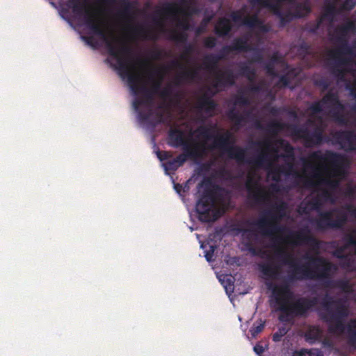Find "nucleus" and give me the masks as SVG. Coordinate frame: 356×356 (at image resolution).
I'll use <instances>...</instances> for the list:
<instances>
[{
	"label": "nucleus",
	"instance_id": "a878e982",
	"mask_svg": "<svg viewBox=\"0 0 356 356\" xmlns=\"http://www.w3.org/2000/svg\"><path fill=\"white\" fill-rule=\"evenodd\" d=\"M258 270L268 280L276 279L280 272V267L272 262L259 264Z\"/></svg>",
	"mask_w": 356,
	"mask_h": 356
},
{
	"label": "nucleus",
	"instance_id": "c9c22d12",
	"mask_svg": "<svg viewBox=\"0 0 356 356\" xmlns=\"http://www.w3.org/2000/svg\"><path fill=\"white\" fill-rule=\"evenodd\" d=\"M193 82L188 69H186L177 74L174 80L173 84L175 86H180L184 83Z\"/></svg>",
	"mask_w": 356,
	"mask_h": 356
},
{
	"label": "nucleus",
	"instance_id": "79ce46f5",
	"mask_svg": "<svg viewBox=\"0 0 356 356\" xmlns=\"http://www.w3.org/2000/svg\"><path fill=\"white\" fill-rule=\"evenodd\" d=\"M246 250L253 256H263L265 253L261 248H256L252 241H244L243 243Z\"/></svg>",
	"mask_w": 356,
	"mask_h": 356
},
{
	"label": "nucleus",
	"instance_id": "e433bc0d",
	"mask_svg": "<svg viewBox=\"0 0 356 356\" xmlns=\"http://www.w3.org/2000/svg\"><path fill=\"white\" fill-rule=\"evenodd\" d=\"M305 204L306 206L304 208H300L302 210V213H309L307 210V209L310 211H316L318 213L321 211V207L322 206V202L318 197H313L312 200L307 201Z\"/></svg>",
	"mask_w": 356,
	"mask_h": 356
},
{
	"label": "nucleus",
	"instance_id": "7c9ffc66",
	"mask_svg": "<svg viewBox=\"0 0 356 356\" xmlns=\"http://www.w3.org/2000/svg\"><path fill=\"white\" fill-rule=\"evenodd\" d=\"M293 170V165L292 163H288L285 165H278L269 172V175H272V179L275 181H279L282 174L290 175Z\"/></svg>",
	"mask_w": 356,
	"mask_h": 356
},
{
	"label": "nucleus",
	"instance_id": "4468645a",
	"mask_svg": "<svg viewBox=\"0 0 356 356\" xmlns=\"http://www.w3.org/2000/svg\"><path fill=\"white\" fill-rule=\"evenodd\" d=\"M321 101L323 106L330 108L329 113L335 122L342 126L347 125L348 120L343 113L345 106L341 102L337 92L330 90Z\"/></svg>",
	"mask_w": 356,
	"mask_h": 356
},
{
	"label": "nucleus",
	"instance_id": "37998d69",
	"mask_svg": "<svg viewBox=\"0 0 356 356\" xmlns=\"http://www.w3.org/2000/svg\"><path fill=\"white\" fill-rule=\"evenodd\" d=\"M265 326V322L261 320L254 322L250 329V332L252 337L255 338L259 333H261Z\"/></svg>",
	"mask_w": 356,
	"mask_h": 356
},
{
	"label": "nucleus",
	"instance_id": "5701e85b",
	"mask_svg": "<svg viewBox=\"0 0 356 356\" xmlns=\"http://www.w3.org/2000/svg\"><path fill=\"white\" fill-rule=\"evenodd\" d=\"M167 67H152L149 71V79L152 81V86L149 88L153 93L159 94L161 88L162 81L164 78V73Z\"/></svg>",
	"mask_w": 356,
	"mask_h": 356
},
{
	"label": "nucleus",
	"instance_id": "9d476101",
	"mask_svg": "<svg viewBox=\"0 0 356 356\" xmlns=\"http://www.w3.org/2000/svg\"><path fill=\"white\" fill-rule=\"evenodd\" d=\"M286 209V204L284 202L275 204L273 209L264 211L253 225H256L264 236L281 233L284 230V227L280 225V221L285 216Z\"/></svg>",
	"mask_w": 356,
	"mask_h": 356
},
{
	"label": "nucleus",
	"instance_id": "72a5a7b5",
	"mask_svg": "<svg viewBox=\"0 0 356 356\" xmlns=\"http://www.w3.org/2000/svg\"><path fill=\"white\" fill-rule=\"evenodd\" d=\"M290 125L277 120H273L267 124L266 131L273 135H277L278 132L284 129H287L291 132V129L289 127Z\"/></svg>",
	"mask_w": 356,
	"mask_h": 356
},
{
	"label": "nucleus",
	"instance_id": "6e6d98bb",
	"mask_svg": "<svg viewBox=\"0 0 356 356\" xmlns=\"http://www.w3.org/2000/svg\"><path fill=\"white\" fill-rule=\"evenodd\" d=\"M138 33L143 40H156V37L149 31L140 30Z\"/></svg>",
	"mask_w": 356,
	"mask_h": 356
},
{
	"label": "nucleus",
	"instance_id": "f03ea898",
	"mask_svg": "<svg viewBox=\"0 0 356 356\" xmlns=\"http://www.w3.org/2000/svg\"><path fill=\"white\" fill-rule=\"evenodd\" d=\"M278 259L285 265L293 267V270L289 275L290 280H302L304 279L316 280L323 282L326 288V282L332 280V276L338 270V266L327 259L321 256H312L306 254L303 258L308 262L300 266L294 263L293 254L289 252L283 248H279L276 252Z\"/></svg>",
	"mask_w": 356,
	"mask_h": 356
},
{
	"label": "nucleus",
	"instance_id": "c756f323",
	"mask_svg": "<svg viewBox=\"0 0 356 356\" xmlns=\"http://www.w3.org/2000/svg\"><path fill=\"white\" fill-rule=\"evenodd\" d=\"M216 103L207 94H204L198 101L197 108L204 111L207 113H211L214 111L216 108Z\"/></svg>",
	"mask_w": 356,
	"mask_h": 356
},
{
	"label": "nucleus",
	"instance_id": "423d86ee",
	"mask_svg": "<svg viewBox=\"0 0 356 356\" xmlns=\"http://www.w3.org/2000/svg\"><path fill=\"white\" fill-rule=\"evenodd\" d=\"M272 295L275 303L279 306V311L293 314L296 317H306L318 302L317 297H300L288 305V300L292 298L293 292L287 284L275 286Z\"/></svg>",
	"mask_w": 356,
	"mask_h": 356
},
{
	"label": "nucleus",
	"instance_id": "2f4dec72",
	"mask_svg": "<svg viewBox=\"0 0 356 356\" xmlns=\"http://www.w3.org/2000/svg\"><path fill=\"white\" fill-rule=\"evenodd\" d=\"M86 45H89V24H69Z\"/></svg>",
	"mask_w": 356,
	"mask_h": 356
},
{
	"label": "nucleus",
	"instance_id": "a19ab883",
	"mask_svg": "<svg viewBox=\"0 0 356 356\" xmlns=\"http://www.w3.org/2000/svg\"><path fill=\"white\" fill-rule=\"evenodd\" d=\"M234 229L236 230L238 233L242 234V237L244 241H252L254 238L257 236L255 232L250 229L237 227Z\"/></svg>",
	"mask_w": 356,
	"mask_h": 356
},
{
	"label": "nucleus",
	"instance_id": "052dcab7",
	"mask_svg": "<svg viewBox=\"0 0 356 356\" xmlns=\"http://www.w3.org/2000/svg\"><path fill=\"white\" fill-rule=\"evenodd\" d=\"M293 317H296L293 314H288L287 313L282 312V314L279 316V320L281 322H289Z\"/></svg>",
	"mask_w": 356,
	"mask_h": 356
},
{
	"label": "nucleus",
	"instance_id": "13d9d810",
	"mask_svg": "<svg viewBox=\"0 0 356 356\" xmlns=\"http://www.w3.org/2000/svg\"><path fill=\"white\" fill-rule=\"evenodd\" d=\"M157 156L160 161H163L172 157V154L167 151L157 152Z\"/></svg>",
	"mask_w": 356,
	"mask_h": 356
},
{
	"label": "nucleus",
	"instance_id": "4c0bfd02",
	"mask_svg": "<svg viewBox=\"0 0 356 356\" xmlns=\"http://www.w3.org/2000/svg\"><path fill=\"white\" fill-rule=\"evenodd\" d=\"M227 115L228 118L238 127H240L241 123L245 121L244 115L239 113L234 108L230 109L227 112Z\"/></svg>",
	"mask_w": 356,
	"mask_h": 356
},
{
	"label": "nucleus",
	"instance_id": "cd10ccee",
	"mask_svg": "<svg viewBox=\"0 0 356 356\" xmlns=\"http://www.w3.org/2000/svg\"><path fill=\"white\" fill-rule=\"evenodd\" d=\"M187 159H189L187 153L181 154L176 158L165 162L163 165L165 171L174 172L181 166L186 161Z\"/></svg>",
	"mask_w": 356,
	"mask_h": 356
},
{
	"label": "nucleus",
	"instance_id": "5fc2aeb1",
	"mask_svg": "<svg viewBox=\"0 0 356 356\" xmlns=\"http://www.w3.org/2000/svg\"><path fill=\"white\" fill-rule=\"evenodd\" d=\"M347 246H353L356 248V236L354 234H348L344 237Z\"/></svg>",
	"mask_w": 356,
	"mask_h": 356
},
{
	"label": "nucleus",
	"instance_id": "0eeeda50",
	"mask_svg": "<svg viewBox=\"0 0 356 356\" xmlns=\"http://www.w3.org/2000/svg\"><path fill=\"white\" fill-rule=\"evenodd\" d=\"M347 212L356 218V207L347 204L341 208L333 207L318 212L317 217L310 219V222L319 232L341 230L348 221Z\"/></svg>",
	"mask_w": 356,
	"mask_h": 356
},
{
	"label": "nucleus",
	"instance_id": "f3484780",
	"mask_svg": "<svg viewBox=\"0 0 356 356\" xmlns=\"http://www.w3.org/2000/svg\"><path fill=\"white\" fill-rule=\"evenodd\" d=\"M287 239L294 245L305 244L312 246L314 249L319 248V241L311 234L308 227H305L298 231L290 232Z\"/></svg>",
	"mask_w": 356,
	"mask_h": 356
},
{
	"label": "nucleus",
	"instance_id": "20e7f679",
	"mask_svg": "<svg viewBox=\"0 0 356 356\" xmlns=\"http://www.w3.org/2000/svg\"><path fill=\"white\" fill-rule=\"evenodd\" d=\"M199 136L206 140L214 139L213 144L209 147V149H218L232 159H236L238 162H245V150L240 146L233 145L232 134L227 131L222 134L213 136L211 129L206 126H200L195 131ZM249 164L254 165L259 168H263L266 165L267 168L273 165L269 154L267 152H262L255 158L245 161Z\"/></svg>",
	"mask_w": 356,
	"mask_h": 356
},
{
	"label": "nucleus",
	"instance_id": "ddd939ff",
	"mask_svg": "<svg viewBox=\"0 0 356 356\" xmlns=\"http://www.w3.org/2000/svg\"><path fill=\"white\" fill-rule=\"evenodd\" d=\"M356 6V0H323L321 17L315 22H334L337 16L346 14Z\"/></svg>",
	"mask_w": 356,
	"mask_h": 356
},
{
	"label": "nucleus",
	"instance_id": "338daca9",
	"mask_svg": "<svg viewBox=\"0 0 356 356\" xmlns=\"http://www.w3.org/2000/svg\"><path fill=\"white\" fill-rule=\"evenodd\" d=\"M347 193L350 196L356 195V184L353 186H349L347 188Z\"/></svg>",
	"mask_w": 356,
	"mask_h": 356
},
{
	"label": "nucleus",
	"instance_id": "39448f33",
	"mask_svg": "<svg viewBox=\"0 0 356 356\" xmlns=\"http://www.w3.org/2000/svg\"><path fill=\"white\" fill-rule=\"evenodd\" d=\"M321 306L318 315L328 325L329 332L343 333L346 329L344 321L349 315L347 298L334 299L327 293L321 302Z\"/></svg>",
	"mask_w": 356,
	"mask_h": 356
},
{
	"label": "nucleus",
	"instance_id": "6ab92c4d",
	"mask_svg": "<svg viewBox=\"0 0 356 356\" xmlns=\"http://www.w3.org/2000/svg\"><path fill=\"white\" fill-rule=\"evenodd\" d=\"M275 145H278L280 147H282L284 154H278V148L276 147H271V142L269 140H266L262 143H258L259 145H263L267 150H270L273 152L274 155V159L277 160L279 158L282 159H294V149L293 146L287 141L283 139H278L275 141Z\"/></svg>",
	"mask_w": 356,
	"mask_h": 356
},
{
	"label": "nucleus",
	"instance_id": "c85d7f7f",
	"mask_svg": "<svg viewBox=\"0 0 356 356\" xmlns=\"http://www.w3.org/2000/svg\"><path fill=\"white\" fill-rule=\"evenodd\" d=\"M326 288L339 289L344 293H350L353 291V286L348 280L339 279L328 280L326 282Z\"/></svg>",
	"mask_w": 356,
	"mask_h": 356
},
{
	"label": "nucleus",
	"instance_id": "bb28decb",
	"mask_svg": "<svg viewBox=\"0 0 356 356\" xmlns=\"http://www.w3.org/2000/svg\"><path fill=\"white\" fill-rule=\"evenodd\" d=\"M226 49H231L240 52H248L253 50L252 46L249 44V38L248 37L236 38L233 40L230 45H227Z\"/></svg>",
	"mask_w": 356,
	"mask_h": 356
},
{
	"label": "nucleus",
	"instance_id": "9b49d317",
	"mask_svg": "<svg viewBox=\"0 0 356 356\" xmlns=\"http://www.w3.org/2000/svg\"><path fill=\"white\" fill-rule=\"evenodd\" d=\"M222 57L216 54H209L204 58V68L210 72L214 73V79L212 86L216 89H222L228 86H232L236 81V76L231 69L225 71L217 70L218 64Z\"/></svg>",
	"mask_w": 356,
	"mask_h": 356
},
{
	"label": "nucleus",
	"instance_id": "ea45409f",
	"mask_svg": "<svg viewBox=\"0 0 356 356\" xmlns=\"http://www.w3.org/2000/svg\"><path fill=\"white\" fill-rule=\"evenodd\" d=\"M170 39L177 43L185 44L188 40V35L184 31H172L170 32Z\"/></svg>",
	"mask_w": 356,
	"mask_h": 356
},
{
	"label": "nucleus",
	"instance_id": "c03bdc74",
	"mask_svg": "<svg viewBox=\"0 0 356 356\" xmlns=\"http://www.w3.org/2000/svg\"><path fill=\"white\" fill-rule=\"evenodd\" d=\"M295 356H323V354L318 348L302 349L296 353Z\"/></svg>",
	"mask_w": 356,
	"mask_h": 356
},
{
	"label": "nucleus",
	"instance_id": "393cba45",
	"mask_svg": "<svg viewBox=\"0 0 356 356\" xmlns=\"http://www.w3.org/2000/svg\"><path fill=\"white\" fill-rule=\"evenodd\" d=\"M311 12L312 5L309 0L293 2L291 5L290 13L296 19L302 18L308 15Z\"/></svg>",
	"mask_w": 356,
	"mask_h": 356
},
{
	"label": "nucleus",
	"instance_id": "1a4fd4ad",
	"mask_svg": "<svg viewBox=\"0 0 356 356\" xmlns=\"http://www.w3.org/2000/svg\"><path fill=\"white\" fill-rule=\"evenodd\" d=\"M99 11L115 13L118 21L97 20L94 6L90 1V22H138L132 19L137 9V1L129 0H98Z\"/></svg>",
	"mask_w": 356,
	"mask_h": 356
},
{
	"label": "nucleus",
	"instance_id": "58836bf2",
	"mask_svg": "<svg viewBox=\"0 0 356 356\" xmlns=\"http://www.w3.org/2000/svg\"><path fill=\"white\" fill-rule=\"evenodd\" d=\"M240 74L245 76L250 82H253L255 79L256 72L254 69L249 65L243 64L240 67Z\"/></svg>",
	"mask_w": 356,
	"mask_h": 356
},
{
	"label": "nucleus",
	"instance_id": "f704fd0d",
	"mask_svg": "<svg viewBox=\"0 0 356 356\" xmlns=\"http://www.w3.org/2000/svg\"><path fill=\"white\" fill-rule=\"evenodd\" d=\"M339 266L342 269L350 272L355 270V260L352 255L346 254L339 257Z\"/></svg>",
	"mask_w": 356,
	"mask_h": 356
},
{
	"label": "nucleus",
	"instance_id": "7ed1b4c3",
	"mask_svg": "<svg viewBox=\"0 0 356 356\" xmlns=\"http://www.w3.org/2000/svg\"><path fill=\"white\" fill-rule=\"evenodd\" d=\"M312 161H323L330 164L332 170L328 172L325 177L321 174V166H312L307 161H304L305 165H310L312 168V177L305 181V186L309 188L318 190L320 186H324L331 190H336L340 185L341 179L345 176L346 157L337 152L327 150L324 154L320 150L313 152L309 155Z\"/></svg>",
	"mask_w": 356,
	"mask_h": 356
},
{
	"label": "nucleus",
	"instance_id": "e2e57ef3",
	"mask_svg": "<svg viewBox=\"0 0 356 356\" xmlns=\"http://www.w3.org/2000/svg\"><path fill=\"white\" fill-rule=\"evenodd\" d=\"M215 248H216L215 246L211 245V246H210V249L209 250L206 251L205 258H206L207 261H211L213 260Z\"/></svg>",
	"mask_w": 356,
	"mask_h": 356
},
{
	"label": "nucleus",
	"instance_id": "49530a36",
	"mask_svg": "<svg viewBox=\"0 0 356 356\" xmlns=\"http://www.w3.org/2000/svg\"><path fill=\"white\" fill-rule=\"evenodd\" d=\"M307 339L315 341L320 337V330L318 328L312 327L310 328L305 334Z\"/></svg>",
	"mask_w": 356,
	"mask_h": 356
},
{
	"label": "nucleus",
	"instance_id": "a211bd4d",
	"mask_svg": "<svg viewBox=\"0 0 356 356\" xmlns=\"http://www.w3.org/2000/svg\"><path fill=\"white\" fill-rule=\"evenodd\" d=\"M245 188L249 197L257 204L268 202L270 195L264 189L261 188L258 182L252 176H248L245 182Z\"/></svg>",
	"mask_w": 356,
	"mask_h": 356
},
{
	"label": "nucleus",
	"instance_id": "f8f14e48",
	"mask_svg": "<svg viewBox=\"0 0 356 356\" xmlns=\"http://www.w3.org/2000/svg\"><path fill=\"white\" fill-rule=\"evenodd\" d=\"M168 144L173 147H182L189 159L195 160L202 158L206 153L204 143L190 144L186 139L185 132L179 128H172L168 132Z\"/></svg>",
	"mask_w": 356,
	"mask_h": 356
},
{
	"label": "nucleus",
	"instance_id": "3c124183",
	"mask_svg": "<svg viewBox=\"0 0 356 356\" xmlns=\"http://www.w3.org/2000/svg\"><path fill=\"white\" fill-rule=\"evenodd\" d=\"M204 46L209 49H212L216 47L217 40L214 37L209 36L204 39Z\"/></svg>",
	"mask_w": 356,
	"mask_h": 356
},
{
	"label": "nucleus",
	"instance_id": "2eb2a0df",
	"mask_svg": "<svg viewBox=\"0 0 356 356\" xmlns=\"http://www.w3.org/2000/svg\"><path fill=\"white\" fill-rule=\"evenodd\" d=\"M289 127L291 129V136L302 139L307 147L319 145L323 141V129L318 127L312 132L305 126L290 125Z\"/></svg>",
	"mask_w": 356,
	"mask_h": 356
},
{
	"label": "nucleus",
	"instance_id": "473e14b6",
	"mask_svg": "<svg viewBox=\"0 0 356 356\" xmlns=\"http://www.w3.org/2000/svg\"><path fill=\"white\" fill-rule=\"evenodd\" d=\"M347 343L353 348H356V318L350 320L346 326Z\"/></svg>",
	"mask_w": 356,
	"mask_h": 356
},
{
	"label": "nucleus",
	"instance_id": "603ef678",
	"mask_svg": "<svg viewBox=\"0 0 356 356\" xmlns=\"http://www.w3.org/2000/svg\"><path fill=\"white\" fill-rule=\"evenodd\" d=\"M264 67L268 75L272 76H277L278 74L275 69V65H273V63H270V61L267 62L265 64Z\"/></svg>",
	"mask_w": 356,
	"mask_h": 356
},
{
	"label": "nucleus",
	"instance_id": "69168bd1",
	"mask_svg": "<svg viewBox=\"0 0 356 356\" xmlns=\"http://www.w3.org/2000/svg\"><path fill=\"white\" fill-rule=\"evenodd\" d=\"M252 62L261 63L263 61V56L260 52H257L254 54L252 59Z\"/></svg>",
	"mask_w": 356,
	"mask_h": 356
},
{
	"label": "nucleus",
	"instance_id": "4be33fe9",
	"mask_svg": "<svg viewBox=\"0 0 356 356\" xmlns=\"http://www.w3.org/2000/svg\"><path fill=\"white\" fill-rule=\"evenodd\" d=\"M337 41L340 43L339 48L334 52L331 53L332 56L337 60L338 65H343L346 60L341 58L340 54H352V49L350 47L348 40L346 38V33L342 31L337 38Z\"/></svg>",
	"mask_w": 356,
	"mask_h": 356
},
{
	"label": "nucleus",
	"instance_id": "6e6552de",
	"mask_svg": "<svg viewBox=\"0 0 356 356\" xmlns=\"http://www.w3.org/2000/svg\"><path fill=\"white\" fill-rule=\"evenodd\" d=\"M211 185L212 183L209 179H204L197 185L199 188L205 186L195 206L198 219L203 222H214L221 216L220 211L215 208V204L217 199V191H222V188L218 185H213L211 188Z\"/></svg>",
	"mask_w": 356,
	"mask_h": 356
},
{
	"label": "nucleus",
	"instance_id": "09e8293b",
	"mask_svg": "<svg viewBox=\"0 0 356 356\" xmlns=\"http://www.w3.org/2000/svg\"><path fill=\"white\" fill-rule=\"evenodd\" d=\"M323 105L321 101L314 102L309 106V111L312 114H318L323 111Z\"/></svg>",
	"mask_w": 356,
	"mask_h": 356
},
{
	"label": "nucleus",
	"instance_id": "b1692460",
	"mask_svg": "<svg viewBox=\"0 0 356 356\" xmlns=\"http://www.w3.org/2000/svg\"><path fill=\"white\" fill-rule=\"evenodd\" d=\"M215 32L220 37H225L229 34L234 25L236 24H215ZM238 27L245 26L250 28H254L259 26L264 31L268 30V25L270 24H236Z\"/></svg>",
	"mask_w": 356,
	"mask_h": 356
},
{
	"label": "nucleus",
	"instance_id": "680f3d73",
	"mask_svg": "<svg viewBox=\"0 0 356 356\" xmlns=\"http://www.w3.org/2000/svg\"><path fill=\"white\" fill-rule=\"evenodd\" d=\"M192 79L193 82L197 79H200L199 68L196 69H188Z\"/></svg>",
	"mask_w": 356,
	"mask_h": 356
},
{
	"label": "nucleus",
	"instance_id": "4d7b16f0",
	"mask_svg": "<svg viewBox=\"0 0 356 356\" xmlns=\"http://www.w3.org/2000/svg\"><path fill=\"white\" fill-rule=\"evenodd\" d=\"M290 83V78L288 74H284L280 76L277 84L282 87H287Z\"/></svg>",
	"mask_w": 356,
	"mask_h": 356
},
{
	"label": "nucleus",
	"instance_id": "de8ad7c7",
	"mask_svg": "<svg viewBox=\"0 0 356 356\" xmlns=\"http://www.w3.org/2000/svg\"><path fill=\"white\" fill-rule=\"evenodd\" d=\"M288 329L285 326H282L273 334L272 339L275 342L282 340V338L287 333Z\"/></svg>",
	"mask_w": 356,
	"mask_h": 356
},
{
	"label": "nucleus",
	"instance_id": "864d4df0",
	"mask_svg": "<svg viewBox=\"0 0 356 356\" xmlns=\"http://www.w3.org/2000/svg\"><path fill=\"white\" fill-rule=\"evenodd\" d=\"M172 95V90L170 85H168V86L163 88L159 92L160 97L163 99L169 98Z\"/></svg>",
	"mask_w": 356,
	"mask_h": 356
},
{
	"label": "nucleus",
	"instance_id": "f257e3e1",
	"mask_svg": "<svg viewBox=\"0 0 356 356\" xmlns=\"http://www.w3.org/2000/svg\"><path fill=\"white\" fill-rule=\"evenodd\" d=\"M100 39L108 55L116 60L115 68L123 79H127L129 86L136 96L142 95L141 97H136L133 102L134 110L138 113L139 119L143 122H148L153 115L154 93L142 83L140 74L134 71V67L127 56L131 49L120 38L113 33H99Z\"/></svg>",
	"mask_w": 356,
	"mask_h": 356
},
{
	"label": "nucleus",
	"instance_id": "a18cd8bd",
	"mask_svg": "<svg viewBox=\"0 0 356 356\" xmlns=\"http://www.w3.org/2000/svg\"><path fill=\"white\" fill-rule=\"evenodd\" d=\"M250 104V99L243 92L237 94L234 97V105L248 106Z\"/></svg>",
	"mask_w": 356,
	"mask_h": 356
},
{
	"label": "nucleus",
	"instance_id": "412c9836",
	"mask_svg": "<svg viewBox=\"0 0 356 356\" xmlns=\"http://www.w3.org/2000/svg\"><path fill=\"white\" fill-rule=\"evenodd\" d=\"M179 7L174 2H165L155 10L156 17L159 19H154L152 22H166L165 20L172 17L179 13Z\"/></svg>",
	"mask_w": 356,
	"mask_h": 356
},
{
	"label": "nucleus",
	"instance_id": "774afa93",
	"mask_svg": "<svg viewBox=\"0 0 356 356\" xmlns=\"http://www.w3.org/2000/svg\"><path fill=\"white\" fill-rule=\"evenodd\" d=\"M254 351L257 355H261L264 352V348L261 345L257 343L254 346Z\"/></svg>",
	"mask_w": 356,
	"mask_h": 356
},
{
	"label": "nucleus",
	"instance_id": "dca6fc26",
	"mask_svg": "<svg viewBox=\"0 0 356 356\" xmlns=\"http://www.w3.org/2000/svg\"><path fill=\"white\" fill-rule=\"evenodd\" d=\"M65 8L61 10L62 17L71 22L67 16L71 13L72 16L76 19L83 18L82 22H89V0H68L65 3Z\"/></svg>",
	"mask_w": 356,
	"mask_h": 356
},
{
	"label": "nucleus",
	"instance_id": "8fccbe9b",
	"mask_svg": "<svg viewBox=\"0 0 356 356\" xmlns=\"http://www.w3.org/2000/svg\"><path fill=\"white\" fill-rule=\"evenodd\" d=\"M332 73L340 81L345 79L346 71L344 69L334 66L332 69Z\"/></svg>",
	"mask_w": 356,
	"mask_h": 356
},
{
	"label": "nucleus",
	"instance_id": "bf43d9fd",
	"mask_svg": "<svg viewBox=\"0 0 356 356\" xmlns=\"http://www.w3.org/2000/svg\"><path fill=\"white\" fill-rule=\"evenodd\" d=\"M227 45L224 46L218 52V54H216V56H218L222 57V60L225 58L228 54H229L232 51H233L232 49H226Z\"/></svg>",
	"mask_w": 356,
	"mask_h": 356
},
{
	"label": "nucleus",
	"instance_id": "0e129e2a",
	"mask_svg": "<svg viewBox=\"0 0 356 356\" xmlns=\"http://www.w3.org/2000/svg\"><path fill=\"white\" fill-rule=\"evenodd\" d=\"M282 60V58L279 56V54L277 53H274L271 58H270V60H269L270 63H273V65L276 64V63H281Z\"/></svg>",
	"mask_w": 356,
	"mask_h": 356
},
{
	"label": "nucleus",
	"instance_id": "aec40b11",
	"mask_svg": "<svg viewBox=\"0 0 356 356\" xmlns=\"http://www.w3.org/2000/svg\"><path fill=\"white\" fill-rule=\"evenodd\" d=\"M333 138L346 151H356V132L354 130L336 131Z\"/></svg>",
	"mask_w": 356,
	"mask_h": 356
}]
</instances>
